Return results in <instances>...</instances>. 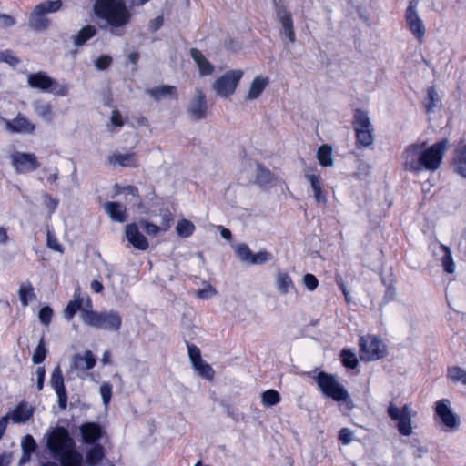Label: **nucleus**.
I'll use <instances>...</instances> for the list:
<instances>
[{"label": "nucleus", "mask_w": 466, "mask_h": 466, "mask_svg": "<svg viewBox=\"0 0 466 466\" xmlns=\"http://www.w3.org/2000/svg\"><path fill=\"white\" fill-rule=\"evenodd\" d=\"M271 259H272V255L269 252H268L266 250H261L256 254H252L250 264L260 265V264H264Z\"/></svg>", "instance_id": "nucleus-48"}, {"label": "nucleus", "mask_w": 466, "mask_h": 466, "mask_svg": "<svg viewBox=\"0 0 466 466\" xmlns=\"http://www.w3.org/2000/svg\"><path fill=\"white\" fill-rule=\"evenodd\" d=\"M34 414V408L26 401H22L16 405L7 415L13 423H25L28 421Z\"/></svg>", "instance_id": "nucleus-20"}, {"label": "nucleus", "mask_w": 466, "mask_h": 466, "mask_svg": "<svg viewBox=\"0 0 466 466\" xmlns=\"http://www.w3.org/2000/svg\"><path fill=\"white\" fill-rule=\"evenodd\" d=\"M18 297L24 308L27 307L29 302L35 299V293L33 285L30 282L22 283L18 289Z\"/></svg>", "instance_id": "nucleus-32"}, {"label": "nucleus", "mask_w": 466, "mask_h": 466, "mask_svg": "<svg viewBox=\"0 0 466 466\" xmlns=\"http://www.w3.org/2000/svg\"><path fill=\"white\" fill-rule=\"evenodd\" d=\"M141 227L146 231V233L149 236H156L161 229V226H157L153 223L147 221H141Z\"/></svg>", "instance_id": "nucleus-55"}, {"label": "nucleus", "mask_w": 466, "mask_h": 466, "mask_svg": "<svg viewBox=\"0 0 466 466\" xmlns=\"http://www.w3.org/2000/svg\"><path fill=\"white\" fill-rule=\"evenodd\" d=\"M194 369L198 372V374L207 380H212L214 377V370L212 367L204 362L203 360L197 362L193 365Z\"/></svg>", "instance_id": "nucleus-44"}, {"label": "nucleus", "mask_w": 466, "mask_h": 466, "mask_svg": "<svg viewBox=\"0 0 466 466\" xmlns=\"http://www.w3.org/2000/svg\"><path fill=\"white\" fill-rule=\"evenodd\" d=\"M314 380L322 394L332 399L336 402H344L347 407H352V401L348 390L340 384L332 374L320 371Z\"/></svg>", "instance_id": "nucleus-4"}, {"label": "nucleus", "mask_w": 466, "mask_h": 466, "mask_svg": "<svg viewBox=\"0 0 466 466\" xmlns=\"http://www.w3.org/2000/svg\"><path fill=\"white\" fill-rule=\"evenodd\" d=\"M51 386L55 390L58 398V406L65 410L67 404V394L64 385V377L59 366H56L51 374Z\"/></svg>", "instance_id": "nucleus-17"}, {"label": "nucleus", "mask_w": 466, "mask_h": 466, "mask_svg": "<svg viewBox=\"0 0 466 466\" xmlns=\"http://www.w3.org/2000/svg\"><path fill=\"white\" fill-rule=\"evenodd\" d=\"M257 182L260 186H265L269 184L273 179L272 173L266 167L261 165L257 166V173H256Z\"/></svg>", "instance_id": "nucleus-42"}, {"label": "nucleus", "mask_w": 466, "mask_h": 466, "mask_svg": "<svg viewBox=\"0 0 466 466\" xmlns=\"http://www.w3.org/2000/svg\"><path fill=\"white\" fill-rule=\"evenodd\" d=\"M447 377L455 383L466 385V370L459 366L450 367Z\"/></svg>", "instance_id": "nucleus-39"}, {"label": "nucleus", "mask_w": 466, "mask_h": 466, "mask_svg": "<svg viewBox=\"0 0 466 466\" xmlns=\"http://www.w3.org/2000/svg\"><path fill=\"white\" fill-rule=\"evenodd\" d=\"M96 34V28L94 25H88L84 26L78 33L73 36V43L75 46L79 47L84 46L89 39L94 37Z\"/></svg>", "instance_id": "nucleus-29"}, {"label": "nucleus", "mask_w": 466, "mask_h": 466, "mask_svg": "<svg viewBox=\"0 0 466 466\" xmlns=\"http://www.w3.org/2000/svg\"><path fill=\"white\" fill-rule=\"evenodd\" d=\"M111 57L108 56H101L96 61V66L99 70H104L109 66L111 64Z\"/></svg>", "instance_id": "nucleus-60"}, {"label": "nucleus", "mask_w": 466, "mask_h": 466, "mask_svg": "<svg viewBox=\"0 0 466 466\" xmlns=\"http://www.w3.org/2000/svg\"><path fill=\"white\" fill-rule=\"evenodd\" d=\"M280 402V396L275 390H267L261 394V403L265 407H272Z\"/></svg>", "instance_id": "nucleus-41"}, {"label": "nucleus", "mask_w": 466, "mask_h": 466, "mask_svg": "<svg viewBox=\"0 0 466 466\" xmlns=\"http://www.w3.org/2000/svg\"><path fill=\"white\" fill-rule=\"evenodd\" d=\"M46 356V350L45 348L44 340L42 339L34 351L32 360L35 364H39L44 361Z\"/></svg>", "instance_id": "nucleus-47"}, {"label": "nucleus", "mask_w": 466, "mask_h": 466, "mask_svg": "<svg viewBox=\"0 0 466 466\" xmlns=\"http://www.w3.org/2000/svg\"><path fill=\"white\" fill-rule=\"evenodd\" d=\"M100 395H101L104 405L106 407L111 400L112 386L107 382H104L100 386Z\"/></svg>", "instance_id": "nucleus-50"}, {"label": "nucleus", "mask_w": 466, "mask_h": 466, "mask_svg": "<svg viewBox=\"0 0 466 466\" xmlns=\"http://www.w3.org/2000/svg\"><path fill=\"white\" fill-rule=\"evenodd\" d=\"M269 78L262 75L257 76L251 82L248 94L247 100H255L258 98L267 86L269 85Z\"/></svg>", "instance_id": "nucleus-25"}, {"label": "nucleus", "mask_w": 466, "mask_h": 466, "mask_svg": "<svg viewBox=\"0 0 466 466\" xmlns=\"http://www.w3.org/2000/svg\"><path fill=\"white\" fill-rule=\"evenodd\" d=\"M439 102V97L437 91L433 86H430L427 89V96L423 101V106L426 109L427 113H431L434 111L435 107L437 106V104Z\"/></svg>", "instance_id": "nucleus-40"}, {"label": "nucleus", "mask_w": 466, "mask_h": 466, "mask_svg": "<svg viewBox=\"0 0 466 466\" xmlns=\"http://www.w3.org/2000/svg\"><path fill=\"white\" fill-rule=\"evenodd\" d=\"M46 370L43 367H38L36 370V377H37V390H42L44 387Z\"/></svg>", "instance_id": "nucleus-61"}, {"label": "nucleus", "mask_w": 466, "mask_h": 466, "mask_svg": "<svg viewBox=\"0 0 466 466\" xmlns=\"http://www.w3.org/2000/svg\"><path fill=\"white\" fill-rule=\"evenodd\" d=\"M61 7V2L56 1H46L37 5L29 19V25L31 27L36 30L46 29L49 25V21L46 17V14L52 13L59 10Z\"/></svg>", "instance_id": "nucleus-11"}, {"label": "nucleus", "mask_w": 466, "mask_h": 466, "mask_svg": "<svg viewBox=\"0 0 466 466\" xmlns=\"http://www.w3.org/2000/svg\"><path fill=\"white\" fill-rule=\"evenodd\" d=\"M353 128L358 147H368L374 142V130L366 111L356 109L353 115Z\"/></svg>", "instance_id": "nucleus-6"}, {"label": "nucleus", "mask_w": 466, "mask_h": 466, "mask_svg": "<svg viewBox=\"0 0 466 466\" xmlns=\"http://www.w3.org/2000/svg\"><path fill=\"white\" fill-rule=\"evenodd\" d=\"M449 141L442 139L428 146L426 142L409 145L402 154V166L405 170L419 174L422 171H436L442 164Z\"/></svg>", "instance_id": "nucleus-1"}, {"label": "nucleus", "mask_w": 466, "mask_h": 466, "mask_svg": "<svg viewBox=\"0 0 466 466\" xmlns=\"http://www.w3.org/2000/svg\"><path fill=\"white\" fill-rule=\"evenodd\" d=\"M126 237L128 242L138 250H147L148 242L146 237L139 231L138 226L135 223L126 227Z\"/></svg>", "instance_id": "nucleus-19"}, {"label": "nucleus", "mask_w": 466, "mask_h": 466, "mask_svg": "<svg viewBox=\"0 0 466 466\" xmlns=\"http://www.w3.org/2000/svg\"><path fill=\"white\" fill-rule=\"evenodd\" d=\"M216 294V290L215 289L210 286V285H207L206 288L204 289H201L198 291V297L202 299H207L208 298H211L212 296H214Z\"/></svg>", "instance_id": "nucleus-59"}, {"label": "nucleus", "mask_w": 466, "mask_h": 466, "mask_svg": "<svg viewBox=\"0 0 466 466\" xmlns=\"http://www.w3.org/2000/svg\"><path fill=\"white\" fill-rule=\"evenodd\" d=\"M242 77V70H228L214 81L212 88L218 96L227 98L235 93Z\"/></svg>", "instance_id": "nucleus-9"}, {"label": "nucleus", "mask_w": 466, "mask_h": 466, "mask_svg": "<svg viewBox=\"0 0 466 466\" xmlns=\"http://www.w3.org/2000/svg\"><path fill=\"white\" fill-rule=\"evenodd\" d=\"M12 165L17 173H26L39 167V163L35 154L15 152L10 157Z\"/></svg>", "instance_id": "nucleus-13"}, {"label": "nucleus", "mask_w": 466, "mask_h": 466, "mask_svg": "<svg viewBox=\"0 0 466 466\" xmlns=\"http://www.w3.org/2000/svg\"><path fill=\"white\" fill-rule=\"evenodd\" d=\"M195 225L187 219H180L176 226V232L178 237L186 238L190 237L195 231Z\"/></svg>", "instance_id": "nucleus-38"}, {"label": "nucleus", "mask_w": 466, "mask_h": 466, "mask_svg": "<svg viewBox=\"0 0 466 466\" xmlns=\"http://www.w3.org/2000/svg\"><path fill=\"white\" fill-rule=\"evenodd\" d=\"M79 431L86 444H95L103 436V429L97 422H85L79 426Z\"/></svg>", "instance_id": "nucleus-18"}, {"label": "nucleus", "mask_w": 466, "mask_h": 466, "mask_svg": "<svg viewBox=\"0 0 466 466\" xmlns=\"http://www.w3.org/2000/svg\"><path fill=\"white\" fill-rule=\"evenodd\" d=\"M302 282H303V285L309 291L315 290L319 285V280L317 279V278L313 274H310V273H308L303 276Z\"/></svg>", "instance_id": "nucleus-52"}, {"label": "nucleus", "mask_w": 466, "mask_h": 466, "mask_svg": "<svg viewBox=\"0 0 466 466\" xmlns=\"http://www.w3.org/2000/svg\"><path fill=\"white\" fill-rule=\"evenodd\" d=\"M305 179L310 184L313 198L319 205L327 204V191L324 188V182L321 176L315 170H308L304 175Z\"/></svg>", "instance_id": "nucleus-14"}, {"label": "nucleus", "mask_w": 466, "mask_h": 466, "mask_svg": "<svg viewBox=\"0 0 466 466\" xmlns=\"http://www.w3.org/2000/svg\"><path fill=\"white\" fill-rule=\"evenodd\" d=\"M104 458V450L101 445L91 447L86 452V463L94 466L101 462Z\"/></svg>", "instance_id": "nucleus-37"}, {"label": "nucleus", "mask_w": 466, "mask_h": 466, "mask_svg": "<svg viewBox=\"0 0 466 466\" xmlns=\"http://www.w3.org/2000/svg\"><path fill=\"white\" fill-rule=\"evenodd\" d=\"M21 447L23 451L34 452L36 448L35 439L31 435H26L21 441Z\"/></svg>", "instance_id": "nucleus-51"}, {"label": "nucleus", "mask_w": 466, "mask_h": 466, "mask_svg": "<svg viewBox=\"0 0 466 466\" xmlns=\"http://www.w3.org/2000/svg\"><path fill=\"white\" fill-rule=\"evenodd\" d=\"M0 60L12 66H15L18 63V59L14 56V54L11 51L1 52Z\"/></svg>", "instance_id": "nucleus-58"}, {"label": "nucleus", "mask_w": 466, "mask_h": 466, "mask_svg": "<svg viewBox=\"0 0 466 466\" xmlns=\"http://www.w3.org/2000/svg\"><path fill=\"white\" fill-rule=\"evenodd\" d=\"M163 17L162 16H157L156 18H154L152 21H150L149 23V28L152 32H156L157 30H158L161 25H163Z\"/></svg>", "instance_id": "nucleus-62"}, {"label": "nucleus", "mask_w": 466, "mask_h": 466, "mask_svg": "<svg viewBox=\"0 0 466 466\" xmlns=\"http://www.w3.org/2000/svg\"><path fill=\"white\" fill-rule=\"evenodd\" d=\"M317 159L321 167H332L334 164L332 148L328 145L320 146L317 151Z\"/></svg>", "instance_id": "nucleus-35"}, {"label": "nucleus", "mask_w": 466, "mask_h": 466, "mask_svg": "<svg viewBox=\"0 0 466 466\" xmlns=\"http://www.w3.org/2000/svg\"><path fill=\"white\" fill-rule=\"evenodd\" d=\"M35 112L47 122H51L53 119L52 106L48 102L42 100L35 101L33 105Z\"/></svg>", "instance_id": "nucleus-36"}, {"label": "nucleus", "mask_w": 466, "mask_h": 466, "mask_svg": "<svg viewBox=\"0 0 466 466\" xmlns=\"http://www.w3.org/2000/svg\"><path fill=\"white\" fill-rule=\"evenodd\" d=\"M340 357L341 361L345 367L350 369H354L357 367L358 360L352 351L344 350H342Z\"/></svg>", "instance_id": "nucleus-45"}, {"label": "nucleus", "mask_w": 466, "mask_h": 466, "mask_svg": "<svg viewBox=\"0 0 466 466\" xmlns=\"http://www.w3.org/2000/svg\"><path fill=\"white\" fill-rule=\"evenodd\" d=\"M173 222V216L168 210L161 212V229L167 231L170 228Z\"/></svg>", "instance_id": "nucleus-54"}, {"label": "nucleus", "mask_w": 466, "mask_h": 466, "mask_svg": "<svg viewBox=\"0 0 466 466\" xmlns=\"http://www.w3.org/2000/svg\"><path fill=\"white\" fill-rule=\"evenodd\" d=\"M94 13L111 25L112 27H122L127 25L131 17L124 0H96Z\"/></svg>", "instance_id": "nucleus-3"}, {"label": "nucleus", "mask_w": 466, "mask_h": 466, "mask_svg": "<svg viewBox=\"0 0 466 466\" xmlns=\"http://www.w3.org/2000/svg\"><path fill=\"white\" fill-rule=\"evenodd\" d=\"M353 432L348 428L339 431V439L343 444H350L352 441Z\"/></svg>", "instance_id": "nucleus-57"}, {"label": "nucleus", "mask_w": 466, "mask_h": 466, "mask_svg": "<svg viewBox=\"0 0 466 466\" xmlns=\"http://www.w3.org/2000/svg\"><path fill=\"white\" fill-rule=\"evenodd\" d=\"M418 1L411 0L405 12V20L408 28L419 42H422L425 35V25L417 10Z\"/></svg>", "instance_id": "nucleus-12"}, {"label": "nucleus", "mask_w": 466, "mask_h": 466, "mask_svg": "<svg viewBox=\"0 0 466 466\" xmlns=\"http://www.w3.org/2000/svg\"><path fill=\"white\" fill-rule=\"evenodd\" d=\"M82 305L83 298H81L79 289H77L75 290L74 299L69 301L64 310L65 318L71 319L75 314L81 309Z\"/></svg>", "instance_id": "nucleus-33"}, {"label": "nucleus", "mask_w": 466, "mask_h": 466, "mask_svg": "<svg viewBox=\"0 0 466 466\" xmlns=\"http://www.w3.org/2000/svg\"><path fill=\"white\" fill-rule=\"evenodd\" d=\"M14 23H15V21H14L13 17H11L7 15H0V25L1 26L7 27V26L13 25Z\"/></svg>", "instance_id": "nucleus-64"}, {"label": "nucleus", "mask_w": 466, "mask_h": 466, "mask_svg": "<svg viewBox=\"0 0 466 466\" xmlns=\"http://www.w3.org/2000/svg\"><path fill=\"white\" fill-rule=\"evenodd\" d=\"M441 249L443 251V257L441 258V265L446 273L453 274L456 269L455 262L452 258V253L451 248L444 245L440 244Z\"/></svg>", "instance_id": "nucleus-34"}, {"label": "nucleus", "mask_w": 466, "mask_h": 466, "mask_svg": "<svg viewBox=\"0 0 466 466\" xmlns=\"http://www.w3.org/2000/svg\"><path fill=\"white\" fill-rule=\"evenodd\" d=\"M111 123L112 125L121 127L123 126L122 116L118 111H113L111 116Z\"/></svg>", "instance_id": "nucleus-63"}, {"label": "nucleus", "mask_w": 466, "mask_h": 466, "mask_svg": "<svg viewBox=\"0 0 466 466\" xmlns=\"http://www.w3.org/2000/svg\"><path fill=\"white\" fill-rule=\"evenodd\" d=\"M276 14L285 35L289 38V40L291 43L295 42V31L293 26L292 15L290 12H289L283 6H279L277 8Z\"/></svg>", "instance_id": "nucleus-21"}, {"label": "nucleus", "mask_w": 466, "mask_h": 466, "mask_svg": "<svg viewBox=\"0 0 466 466\" xmlns=\"http://www.w3.org/2000/svg\"><path fill=\"white\" fill-rule=\"evenodd\" d=\"M108 164L113 167H137L138 160L134 152L128 153H113L108 157Z\"/></svg>", "instance_id": "nucleus-22"}, {"label": "nucleus", "mask_w": 466, "mask_h": 466, "mask_svg": "<svg viewBox=\"0 0 466 466\" xmlns=\"http://www.w3.org/2000/svg\"><path fill=\"white\" fill-rule=\"evenodd\" d=\"M187 350H188V356H189L192 365L202 360L201 355H200V350L197 346H195L193 344H188Z\"/></svg>", "instance_id": "nucleus-53"}, {"label": "nucleus", "mask_w": 466, "mask_h": 466, "mask_svg": "<svg viewBox=\"0 0 466 466\" xmlns=\"http://www.w3.org/2000/svg\"><path fill=\"white\" fill-rule=\"evenodd\" d=\"M35 127L25 116L19 114L6 122V129L15 133H33Z\"/></svg>", "instance_id": "nucleus-24"}, {"label": "nucleus", "mask_w": 466, "mask_h": 466, "mask_svg": "<svg viewBox=\"0 0 466 466\" xmlns=\"http://www.w3.org/2000/svg\"><path fill=\"white\" fill-rule=\"evenodd\" d=\"M104 208L112 220L124 222L126 217V207L117 202H106Z\"/></svg>", "instance_id": "nucleus-28"}, {"label": "nucleus", "mask_w": 466, "mask_h": 466, "mask_svg": "<svg viewBox=\"0 0 466 466\" xmlns=\"http://www.w3.org/2000/svg\"><path fill=\"white\" fill-rule=\"evenodd\" d=\"M455 171L461 177H466V145L460 146L455 152L454 157Z\"/></svg>", "instance_id": "nucleus-31"}, {"label": "nucleus", "mask_w": 466, "mask_h": 466, "mask_svg": "<svg viewBox=\"0 0 466 466\" xmlns=\"http://www.w3.org/2000/svg\"><path fill=\"white\" fill-rule=\"evenodd\" d=\"M190 56L196 63L201 76H209L214 72V66L197 48H191Z\"/></svg>", "instance_id": "nucleus-26"}, {"label": "nucleus", "mask_w": 466, "mask_h": 466, "mask_svg": "<svg viewBox=\"0 0 466 466\" xmlns=\"http://www.w3.org/2000/svg\"><path fill=\"white\" fill-rule=\"evenodd\" d=\"M46 245L50 249L62 253L64 251L63 246L59 243L56 234L48 230L46 234Z\"/></svg>", "instance_id": "nucleus-46"}, {"label": "nucleus", "mask_w": 466, "mask_h": 466, "mask_svg": "<svg viewBox=\"0 0 466 466\" xmlns=\"http://www.w3.org/2000/svg\"><path fill=\"white\" fill-rule=\"evenodd\" d=\"M360 360L371 361L384 357L386 347L377 337L367 335L360 339Z\"/></svg>", "instance_id": "nucleus-10"}, {"label": "nucleus", "mask_w": 466, "mask_h": 466, "mask_svg": "<svg viewBox=\"0 0 466 466\" xmlns=\"http://www.w3.org/2000/svg\"><path fill=\"white\" fill-rule=\"evenodd\" d=\"M147 94H148L153 99L157 101L168 96L177 97L176 86L170 85H162L149 88L147 90Z\"/></svg>", "instance_id": "nucleus-27"}, {"label": "nucleus", "mask_w": 466, "mask_h": 466, "mask_svg": "<svg viewBox=\"0 0 466 466\" xmlns=\"http://www.w3.org/2000/svg\"><path fill=\"white\" fill-rule=\"evenodd\" d=\"M80 318L86 325L107 331H118L122 325V318L115 310L96 312L83 309H81Z\"/></svg>", "instance_id": "nucleus-5"}, {"label": "nucleus", "mask_w": 466, "mask_h": 466, "mask_svg": "<svg viewBox=\"0 0 466 466\" xmlns=\"http://www.w3.org/2000/svg\"><path fill=\"white\" fill-rule=\"evenodd\" d=\"M27 84L32 88L52 93L56 96H65L68 94L67 85L58 83L45 72L29 74L27 76Z\"/></svg>", "instance_id": "nucleus-7"}, {"label": "nucleus", "mask_w": 466, "mask_h": 466, "mask_svg": "<svg viewBox=\"0 0 466 466\" xmlns=\"http://www.w3.org/2000/svg\"><path fill=\"white\" fill-rule=\"evenodd\" d=\"M234 250L240 261L250 264L252 252L248 245L238 244L234 247Z\"/></svg>", "instance_id": "nucleus-43"}, {"label": "nucleus", "mask_w": 466, "mask_h": 466, "mask_svg": "<svg viewBox=\"0 0 466 466\" xmlns=\"http://www.w3.org/2000/svg\"><path fill=\"white\" fill-rule=\"evenodd\" d=\"M390 418L397 422L398 431L403 436H410L412 433L411 420L416 415L410 405L405 404L402 408L397 407L390 402L388 410Z\"/></svg>", "instance_id": "nucleus-8"}, {"label": "nucleus", "mask_w": 466, "mask_h": 466, "mask_svg": "<svg viewBox=\"0 0 466 466\" xmlns=\"http://www.w3.org/2000/svg\"><path fill=\"white\" fill-rule=\"evenodd\" d=\"M276 287L281 295H286L295 289L290 276L286 272H279L276 275Z\"/></svg>", "instance_id": "nucleus-30"}, {"label": "nucleus", "mask_w": 466, "mask_h": 466, "mask_svg": "<svg viewBox=\"0 0 466 466\" xmlns=\"http://www.w3.org/2000/svg\"><path fill=\"white\" fill-rule=\"evenodd\" d=\"M43 199L45 206L48 208L50 213H53L57 206H58V199L52 198L51 196L47 194H43Z\"/></svg>", "instance_id": "nucleus-56"}, {"label": "nucleus", "mask_w": 466, "mask_h": 466, "mask_svg": "<svg viewBox=\"0 0 466 466\" xmlns=\"http://www.w3.org/2000/svg\"><path fill=\"white\" fill-rule=\"evenodd\" d=\"M96 365V358L92 351L86 350L83 355H74L71 362V368L77 370H88Z\"/></svg>", "instance_id": "nucleus-23"}, {"label": "nucleus", "mask_w": 466, "mask_h": 466, "mask_svg": "<svg viewBox=\"0 0 466 466\" xmlns=\"http://www.w3.org/2000/svg\"><path fill=\"white\" fill-rule=\"evenodd\" d=\"M208 111V104L206 96L199 88L195 89V94L190 99L187 113L194 120H200L206 117Z\"/></svg>", "instance_id": "nucleus-15"}, {"label": "nucleus", "mask_w": 466, "mask_h": 466, "mask_svg": "<svg viewBox=\"0 0 466 466\" xmlns=\"http://www.w3.org/2000/svg\"><path fill=\"white\" fill-rule=\"evenodd\" d=\"M449 400L442 399L435 404V413L441 419L442 423L450 428L456 429L460 420L458 416L452 412Z\"/></svg>", "instance_id": "nucleus-16"}, {"label": "nucleus", "mask_w": 466, "mask_h": 466, "mask_svg": "<svg viewBox=\"0 0 466 466\" xmlns=\"http://www.w3.org/2000/svg\"><path fill=\"white\" fill-rule=\"evenodd\" d=\"M46 447L62 466H84L83 456L76 449V442L67 429L53 428L46 435Z\"/></svg>", "instance_id": "nucleus-2"}, {"label": "nucleus", "mask_w": 466, "mask_h": 466, "mask_svg": "<svg viewBox=\"0 0 466 466\" xmlns=\"http://www.w3.org/2000/svg\"><path fill=\"white\" fill-rule=\"evenodd\" d=\"M40 322L48 326L52 320L53 310L49 306L43 307L38 313Z\"/></svg>", "instance_id": "nucleus-49"}]
</instances>
